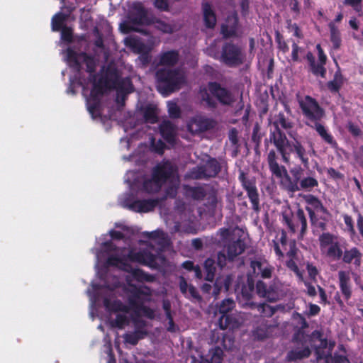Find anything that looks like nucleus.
<instances>
[{
  "label": "nucleus",
  "mask_w": 363,
  "mask_h": 363,
  "mask_svg": "<svg viewBox=\"0 0 363 363\" xmlns=\"http://www.w3.org/2000/svg\"><path fill=\"white\" fill-rule=\"evenodd\" d=\"M162 184H168L167 194L173 197L179 185V177L174 166L170 162L158 164L152 172L150 179L144 183V189L147 192L157 191Z\"/></svg>",
  "instance_id": "nucleus-4"
},
{
  "label": "nucleus",
  "mask_w": 363,
  "mask_h": 363,
  "mask_svg": "<svg viewBox=\"0 0 363 363\" xmlns=\"http://www.w3.org/2000/svg\"><path fill=\"white\" fill-rule=\"evenodd\" d=\"M223 354V350L220 347H216L211 349L205 357H202V362L203 363H221Z\"/></svg>",
  "instance_id": "nucleus-28"
},
{
  "label": "nucleus",
  "mask_w": 363,
  "mask_h": 363,
  "mask_svg": "<svg viewBox=\"0 0 363 363\" xmlns=\"http://www.w3.org/2000/svg\"><path fill=\"white\" fill-rule=\"evenodd\" d=\"M300 107L303 114L309 119L317 121L323 117V111L317 102L311 97L306 96L299 100Z\"/></svg>",
  "instance_id": "nucleus-12"
},
{
  "label": "nucleus",
  "mask_w": 363,
  "mask_h": 363,
  "mask_svg": "<svg viewBox=\"0 0 363 363\" xmlns=\"http://www.w3.org/2000/svg\"><path fill=\"white\" fill-rule=\"evenodd\" d=\"M302 49L298 46V45L296 43H292V51H291V58L288 59V61L291 62H298L299 60V54H301Z\"/></svg>",
  "instance_id": "nucleus-50"
},
{
  "label": "nucleus",
  "mask_w": 363,
  "mask_h": 363,
  "mask_svg": "<svg viewBox=\"0 0 363 363\" xmlns=\"http://www.w3.org/2000/svg\"><path fill=\"white\" fill-rule=\"evenodd\" d=\"M179 288L182 294L186 297L199 298V294L196 289L191 285H189L183 277L180 279Z\"/></svg>",
  "instance_id": "nucleus-32"
},
{
  "label": "nucleus",
  "mask_w": 363,
  "mask_h": 363,
  "mask_svg": "<svg viewBox=\"0 0 363 363\" xmlns=\"http://www.w3.org/2000/svg\"><path fill=\"white\" fill-rule=\"evenodd\" d=\"M204 22L208 28H213L216 23V17L211 6L205 4L203 6Z\"/></svg>",
  "instance_id": "nucleus-33"
},
{
  "label": "nucleus",
  "mask_w": 363,
  "mask_h": 363,
  "mask_svg": "<svg viewBox=\"0 0 363 363\" xmlns=\"http://www.w3.org/2000/svg\"><path fill=\"white\" fill-rule=\"evenodd\" d=\"M269 141L272 143L280 153L282 160L286 164L290 162L291 153H295L303 167L308 168L309 166L308 155H315V151L311 145V149L306 150L301 141L294 138L289 141L285 134L279 128H276L269 135Z\"/></svg>",
  "instance_id": "nucleus-3"
},
{
  "label": "nucleus",
  "mask_w": 363,
  "mask_h": 363,
  "mask_svg": "<svg viewBox=\"0 0 363 363\" xmlns=\"http://www.w3.org/2000/svg\"><path fill=\"white\" fill-rule=\"evenodd\" d=\"M253 290V286L250 285L248 289L245 288L242 289L241 296L243 299L249 301L252 296V292Z\"/></svg>",
  "instance_id": "nucleus-63"
},
{
  "label": "nucleus",
  "mask_w": 363,
  "mask_h": 363,
  "mask_svg": "<svg viewBox=\"0 0 363 363\" xmlns=\"http://www.w3.org/2000/svg\"><path fill=\"white\" fill-rule=\"evenodd\" d=\"M93 35L97 38L95 41L96 46L101 48L103 46V42L99 28H96L94 30H92V36Z\"/></svg>",
  "instance_id": "nucleus-64"
},
{
  "label": "nucleus",
  "mask_w": 363,
  "mask_h": 363,
  "mask_svg": "<svg viewBox=\"0 0 363 363\" xmlns=\"http://www.w3.org/2000/svg\"><path fill=\"white\" fill-rule=\"evenodd\" d=\"M61 40L67 43H72L73 40V30L71 27L65 26L61 29Z\"/></svg>",
  "instance_id": "nucleus-49"
},
{
  "label": "nucleus",
  "mask_w": 363,
  "mask_h": 363,
  "mask_svg": "<svg viewBox=\"0 0 363 363\" xmlns=\"http://www.w3.org/2000/svg\"><path fill=\"white\" fill-rule=\"evenodd\" d=\"M156 79L158 82L157 89L162 94H168L179 90L186 83L184 72L178 69H158L156 72Z\"/></svg>",
  "instance_id": "nucleus-6"
},
{
  "label": "nucleus",
  "mask_w": 363,
  "mask_h": 363,
  "mask_svg": "<svg viewBox=\"0 0 363 363\" xmlns=\"http://www.w3.org/2000/svg\"><path fill=\"white\" fill-rule=\"evenodd\" d=\"M162 136L168 143H172L175 140L176 128L169 121H164L160 125Z\"/></svg>",
  "instance_id": "nucleus-27"
},
{
  "label": "nucleus",
  "mask_w": 363,
  "mask_h": 363,
  "mask_svg": "<svg viewBox=\"0 0 363 363\" xmlns=\"http://www.w3.org/2000/svg\"><path fill=\"white\" fill-rule=\"evenodd\" d=\"M179 60V53L175 50H169L161 53L159 56V65L172 67Z\"/></svg>",
  "instance_id": "nucleus-25"
},
{
  "label": "nucleus",
  "mask_w": 363,
  "mask_h": 363,
  "mask_svg": "<svg viewBox=\"0 0 363 363\" xmlns=\"http://www.w3.org/2000/svg\"><path fill=\"white\" fill-rule=\"evenodd\" d=\"M251 268L255 274L260 275L262 278L271 277L272 268L264 259H256L251 262Z\"/></svg>",
  "instance_id": "nucleus-21"
},
{
  "label": "nucleus",
  "mask_w": 363,
  "mask_h": 363,
  "mask_svg": "<svg viewBox=\"0 0 363 363\" xmlns=\"http://www.w3.org/2000/svg\"><path fill=\"white\" fill-rule=\"evenodd\" d=\"M289 250L286 251V256L289 257V259L291 258H297L296 254H297V249L296 247V243L295 241L291 240L288 244Z\"/></svg>",
  "instance_id": "nucleus-56"
},
{
  "label": "nucleus",
  "mask_w": 363,
  "mask_h": 363,
  "mask_svg": "<svg viewBox=\"0 0 363 363\" xmlns=\"http://www.w3.org/2000/svg\"><path fill=\"white\" fill-rule=\"evenodd\" d=\"M338 279L342 294L346 299H349L352 294L349 273L345 271H340L338 272Z\"/></svg>",
  "instance_id": "nucleus-26"
},
{
  "label": "nucleus",
  "mask_w": 363,
  "mask_h": 363,
  "mask_svg": "<svg viewBox=\"0 0 363 363\" xmlns=\"http://www.w3.org/2000/svg\"><path fill=\"white\" fill-rule=\"evenodd\" d=\"M208 55L215 58L219 57L220 60L228 66H237L242 63L243 55L240 48L233 44H227L223 48L222 53L215 52L211 47L207 48Z\"/></svg>",
  "instance_id": "nucleus-10"
},
{
  "label": "nucleus",
  "mask_w": 363,
  "mask_h": 363,
  "mask_svg": "<svg viewBox=\"0 0 363 363\" xmlns=\"http://www.w3.org/2000/svg\"><path fill=\"white\" fill-rule=\"evenodd\" d=\"M152 147L154 148L155 151L157 152L162 154L163 152V150L164 148V144L160 140L155 141V139H152L151 141Z\"/></svg>",
  "instance_id": "nucleus-59"
},
{
  "label": "nucleus",
  "mask_w": 363,
  "mask_h": 363,
  "mask_svg": "<svg viewBox=\"0 0 363 363\" xmlns=\"http://www.w3.org/2000/svg\"><path fill=\"white\" fill-rule=\"evenodd\" d=\"M204 267L207 272L206 277V280L212 281L216 271L214 261L212 259H207L204 263Z\"/></svg>",
  "instance_id": "nucleus-46"
},
{
  "label": "nucleus",
  "mask_w": 363,
  "mask_h": 363,
  "mask_svg": "<svg viewBox=\"0 0 363 363\" xmlns=\"http://www.w3.org/2000/svg\"><path fill=\"white\" fill-rule=\"evenodd\" d=\"M363 254L359 249L352 247L342 250V260L345 264H352L359 268L362 262Z\"/></svg>",
  "instance_id": "nucleus-18"
},
{
  "label": "nucleus",
  "mask_w": 363,
  "mask_h": 363,
  "mask_svg": "<svg viewBox=\"0 0 363 363\" xmlns=\"http://www.w3.org/2000/svg\"><path fill=\"white\" fill-rule=\"evenodd\" d=\"M325 64L319 63L316 65L315 62H313L311 64L312 72L315 75H320L322 77H325L326 74V69L324 67Z\"/></svg>",
  "instance_id": "nucleus-51"
},
{
  "label": "nucleus",
  "mask_w": 363,
  "mask_h": 363,
  "mask_svg": "<svg viewBox=\"0 0 363 363\" xmlns=\"http://www.w3.org/2000/svg\"><path fill=\"white\" fill-rule=\"evenodd\" d=\"M239 179L242 182L243 188L247 191V196L252 203V208L255 211H258L259 209V200L257 189L255 186V181L254 179L247 178L243 172H240Z\"/></svg>",
  "instance_id": "nucleus-14"
},
{
  "label": "nucleus",
  "mask_w": 363,
  "mask_h": 363,
  "mask_svg": "<svg viewBox=\"0 0 363 363\" xmlns=\"http://www.w3.org/2000/svg\"><path fill=\"white\" fill-rule=\"evenodd\" d=\"M271 333V328H258L255 331V336L258 339L267 337Z\"/></svg>",
  "instance_id": "nucleus-54"
},
{
  "label": "nucleus",
  "mask_w": 363,
  "mask_h": 363,
  "mask_svg": "<svg viewBox=\"0 0 363 363\" xmlns=\"http://www.w3.org/2000/svg\"><path fill=\"white\" fill-rule=\"evenodd\" d=\"M157 203V200H135L133 201H125L124 206L135 212L147 213L152 211Z\"/></svg>",
  "instance_id": "nucleus-15"
},
{
  "label": "nucleus",
  "mask_w": 363,
  "mask_h": 363,
  "mask_svg": "<svg viewBox=\"0 0 363 363\" xmlns=\"http://www.w3.org/2000/svg\"><path fill=\"white\" fill-rule=\"evenodd\" d=\"M235 303L233 299L227 298L222 301L219 306V312L222 315H227L226 314L234 308Z\"/></svg>",
  "instance_id": "nucleus-43"
},
{
  "label": "nucleus",
  "mask_w": 363,
  "mask_h": 363,
  "mask_svg": "<svg viewBox=\"0 0 363 363\" xmlns=\"http://www.w3.org/2000/svg\"><path fill=\"white\" fill-rule=\"evenodd\" d=\"M243 305L248 306L251 308H257L264 316H272L274 313V309L268 304H256L253 302H246Z\"/></svg>",
  "instance_id": "nucleus-35"
},
{
  "label": "nucleus",
  "mask_w": 363,
  "mask_h": 363,
  "mask_svg": "<svg viewBox=\"0 0 363 363\" xmlns=\"http://www.w3.org/2000/svg\"><path fill=\"white\" fill-rule=\"evenodd\" d=\"M284 219L293 233L296 230L298 225H301V237L303 236L307 228V221L303 210L298 209L297 211L294 219L295 223H293L292 221L289 219L286 216H284Z\"/></svg>",
  "instance_id": "nucleus-20"
},
{
  "label": "nucleus",
  "mask_w": 363,
  "mask_h": 363,
  "mask_svg": "<svg viewBox=\"0 0 363 363\" xmlns=\"http://www.w3.org/2000/svg\"><path fill=\"white\" fill-rule=\"evenodd\" d=\"M320 250L322 255L332 261H337L342 256L346 241L341 237L330 233H323L319 238Z\"/></svg>",
  "instance_id": "nucleus-7"
},
{
  "label": "nucleus",
  "mask_w": 363,
  "mask_h": 363,
  "mask_svg": "<svg viewBox=\"0 0 363 363\" xmlns=\"http://www.w3.org/2000/svg\"><path fill=\"white\" fill-rule=\"evenodd\" d=\"M278 155L274 150L269 152L267 156V162L270 171L276 177L281 178L283 175V172H286V168L284 166L279 164L277 162Z\"/></svg>",
  "instance_id": "nucleus-22"
},
{
  "label": "nucleus",
  "mask_w": 363,
  "mask_h": 363,
  "mask_svg": "<svg viewBox=\"0 0 363 363\" xmlns=\"http://www.w3.org/2000/svg\"><path fill=\"white\" fill-rule=\"evenodd\" d=\"M232 278L230 276H223L216 279L214 285L213 296L216 298L223 288L228 291L230 285Z\"/></svg>",
  "instance_id": "nucleus-30"
},
{
  "label": "nucleus",
  "mask_w": 363,
  "mask_h": 363,
  "mask_svg": "<svg viewBox=\"0 0 363 363\" xmlns=\"http://www.w3.org/2000/svg\"><path fill=\"white\" fill-rule=\"evenodd\" d=\"M241 230L239 228H221L218 234L223 241H229L225 245L222 252L218 254V264L223 267L226 264V260H233L237 256L241 255L245 249V243L240 238Z\"/></svg>",
  "instance_id": "nucleus-5"
},
{
  "label": "nucleus",
  "mask_w": 363,
  "mask_h": 363,
  "mask_svg": "<svg viewBox=\"0 0 363 363\" xmlns=\"http://www.w3.org/2000/svg\"><path fill=\"white\" fill-rule=\"evenodd\" d=\"M159 42L160 40L154 36H150L146 43L135 35H129L124 39L125 46L137 54L150 52Z\"/></svg>",
  "instance_id": "nucleus-11"
},
{
  "label": "nucleus",
  "mask_w": 363,
  "mask_h": 363,
  "mask_svg": "<svg viewBox=\"0 0 363 363\" xmlns=\"http://www.w3.org/2000/svg\"><path fill=\"white\" fill-rule=\"evenodd\" d=\"M276 128H279V125H281L283 128L287 130L292 128V123L287 120L284 113H279L277 115V119L274 123Z\"/></svg>",
  "instance_id": "nucleus-45"
},
{
  "label": "nucleus",
  "mask_w": 363,
  "mask_h": 363,
  "mask_svg": "<svg viewBox=\"0 0 363 363\" xmlns=\"http://www.w3.org/2000/svg\"><path fill=\"white\" fill-rule=\"evenodd\" d=\"M66 57L68 65L75 72L74 75L69 78L67 92L76 94L75 89L80 87L86 111L91 114V55L68 48Z\"/></svg>",
  "instance_id": "nucleus-2"
},
{
  "label": "nucleus",
  "mask_w": 363,
  "mask_h": 363,
  "mask_svg": "<svg viewBox=\"0 0 363 363\" xmlns=\"http://www.w3.org/2000/svg\"><path fill=\"white\" fill-rule=\"evenodd\" d=\"M210 94L224 105H230L235 101L233 94L216 82H210L208 85V89L203 88L200 91L201 99L206 101L207 105L213 106L215 102Z\"/></svg>",
  "instance_id": "nucleus-8"
},
{
  "label": "nucleus",
  "mask_w": 363,
  "mask_h": 363,
  "mask_svg": "<svg viewBox=\"0 0 363 363\" xmlns=\"http://www.w3.org/2000/svg\"><path fill=\"white\" fill-rule=\"evenodd\" d=\"M243 322L240 315H222L219 319V325L221 329L236 328H238Z\"/></svg>",
  "instance_id": "nucleus-24"
},
{
  "label": "nucleus",
  "mask_w": 363,
  "mask_h": 363,
  "mask_svg": "<svg viewBox=\"0 0 363 363\" xmlns=\"http://www.w3.org/2000/svg\"><path fill=\"white\" fill-rule=\"evenodd\" d=\"M154 5L161 11H167L169 8V4L167 0H155Z\"/></svg>",
  "instance_id": "nucleus-60"
},
{
  "label": "nucleus",
  "mask_w": 363,
  "mask_h": 363,
  "mask_svg": "<svg viewBox=\"0 0 363 363\" xmlns=\"http://www.w3.org/2000/svg\"><path fill=\"white\" fill-rule=\"evenodd\" d=\"M330 40L335 48H338L341 43L340 33L338 28L335 26V22L331 21L329 23Z\"/></svg>",
  "instance_id": "nucleus-39"
},
{
  "label": "nucleus",
  "mask_w": 363,
  "mask_h": 363,
  "mask_svg": "<svg viewBox=\"0 0 363 363\" xmlns=\"http://www.w3.org/2000/svg\"><path fill=\"white\" fill-rule=\"evenodd\" d=\"M306 201L312 205L317 211H325L323 206L316 197L310 195L307 196Z\"/></svg>",
  "instance_id": "nucleus-52"
},
{
  "label": "nucleus",
  "mask_w": 363,
  "mask_h": 363,
  "mask_svg": "<svg viewBox=\"0 0 363 363\" xmlns=\"http://www.w3.org/2000/svg\"><path fill=\"white\" fill-rule=\"evenodd\" d=\"M143 116L147 123H155L157 121V108L151 105L144 108Z\"/></svg>",
  "instance_id": "nucleus-40"
},
{
  "label": "nucleus",
  "mask_w": 363,
  "mask_h": 363,
  "mask_svg": "<svg viewBox=\"0 0 363 363\" xmlns=\"http://www.w3.org/2000/svg\"><path fill=\"white\" fill-rule=\"evenodd\" d=\"M99 261L106 260L107 266H115L130 273L127 277V281L130 288V294L128 297V306L124 305L120 301H113L108 307L116 312V323L119 328H123L132 320L137 328L145 325V322L141 320V316H145L150 319L155 317L153 310L143 305L146 301L151 300V291L145 286H135L130 283V277L139 281H151L152 279L145 274L142 270L133 267L127 261L130 260L140 264L154 267L156 264L155 256L147 250L140 249L138 251L131 250L128 255V259H125L119 255V250L115 247L112 242H106L102 247V252L98 255Z\"/></svg>",
  "instance_id": "nucleus-1"
},
{
  "label": "nucleus",
  "mask_w": 363,
  "mask_h": 363,
  "mask_svg": "<svg viewBox=\"0 0 363 363\" xmlns=\"http://www.w3.org/2000/svg\"><path fill=\"white\" fill-rule=\"evenodd\" d=\"M297 259V258L289 259V260L286 261V266L289 269L293 271L297 275V277L301 278L302 274L296 264Z\"/></svg>",
  "instance_id": "nucleus-53"
},
{
  "label": "nucleus",
  "mask_w": 363,
  "mask_h": 363,
  "mask_svg": "<svg viewBox=\"0 0 363 363\" xmlns=\"http://www.w3.org/2000/svg\"><path fill=\"white\" fill-rule=\"evenodd\" d=\"M273 247L279 257H284V253L287 250L288 247L286 234L284 231L281 230L277 234L276 239L273 240Z\"/></svg>",
  "instance_id": "nucleus-23"
},
{
  "label": "nucleus",
  "mask_w": 363,
  "mask_h": 363,
  "mask_svg": "<svg viewBox=\"0 0 363 363\" xmlns=\"http://www.w3.org/2000/svg\"><path fill=\"white\" fill-rule=\"evenodd\" d=\"M186 194L194 199H201L204 197V191L201 187H186Z\"/></svg>",
  "instance_id": "nucleus-44"
},
{
  "label": "nucleus",
  "mask_w": 363,
  "mask_h": 363,
  "mask_svg": "<svg viewBox=\"0 0 363 363\" xmlns=\"http://www.w3.org/2000/svg\"><path fill=\"white\" fill-rule=\"evenodd\" d=\"M145 234L152 240V242L158 244L160 246L163 247L167 242L166 234L161 230H155L151 233H145Z\"/></svg>",
  "instance_id": "nucleus-37"
},
{
  "label": "nucleus",
  "mask_w": 363,
  "mask_h": 363,
  "mask_svg": "<svg viewBox=\"0 0 363 363\" xmlns=\"http://www.w3.org/2000/svg\"><path fill=\"white\" fill-rule=\"evenodd\" d=\"M342 84V76L339 73H335L333 80L328 84V87L333 91H337Z\"/></svg>",
  "instance_id": "nucleus-48"
},
{
  "label": "nucleus",
  "mask_w": 363,
  "mask_h": 363,
  "mask_svg": "<svg viewBox=\"0 0 363 363\" xmlns=\"http://www.w3.org/2000/svg\"><path fill=\"white\" fill-rule=\"evenodd\" d=\"M150 52H141L140 55L138 57V63L142 67H145L151 60Z\"/></svg>",
  "instance_id": "nucleus-57"
},
{
  "label": "nucleus",
  "mask_w": 363,
  "mask_h": 363,
  "mask_svg": "<svg viewBox=\"0 0 363 363\" xmlns=\"http://www.w3.org/2000/svg\"><path fill=\"white\" fill-rule=\"evenodd\" d=\"M65 9L67 13L57 12L55 13L51 20L52 30L58 32L63 28H65V22L68 19L70 13L74 10V7L72 6H66Z\"/></svg>",
  "instance_id": "nucleus-19"
},
{
  "label": "nucleus",
  "mask_w": 363,
  "mask_h": 363,
  "mask_svg": "<svg viewBox=\"0 0 363 363\" xmlns=\"http://www.w3.org/2000/svg\"><path fill=\"white\" fill-rule=\"evenodd\" d=\"M312 128L316 130L318 135L325 143L332 145H335V142L333 140V136L328 133V130L322 124L315 122Z\"/></svg>",
  "instance_id": "nucleus-34"
},
{
  "label": "nucleus",
  "mask_w": 363,
  "mask_h": 363,
  "mask_svg": "<svg viewBox=\"0 0 363 363\" xmlns=\"http://www.w3.org/2000/svg\"><path fill=\"white\" fill-rule=\"evenodd\" d=\"M232 21H233V23L230 26H228L227 24L222 25L221 32H222L223 35H224V37H225V38L231 37L233 35H235V33L236 18H233L232 19Z\"/></svg>",
  "instance_id": "nucleus-47"
},
{
  "label": "nucleus",
  "mask_w": 363,
  "mask_h": 363,
  "mask_svg": "<svg viewBox=\"0 0 363 363\" xmlns=\"http://www.w3.org/2000/svg\"><path fill=\"white\" fill-rule=\"evenodd\" d=\"M213 126V121L202 117L196 116L193 118L188 124V128L194 134L206 131Z\"/></svg>",
  "instance_id": "nucleus-16"
},
{
  "label": "nucleus",
  "mask_w": 363,
  "mask_h": 363,
  "mask_svg": "<svg viewBox=\"0 0 363 363\" xmlns=\"http://www.w3.org/2000/svg\"><path fill=\"white\" fill-rule=\"evenodd\" d=\"M311 354V350L308 347H305L303 350H294L289 352L287 358L290 361L299 360L305 357H308Z\"/></svg>",
  "instance_id": "nucleus-38"
},
{
  "label": "nucleus",
  "mask_w": 363,
  "mask_h": 363,
  "mask_svg": "<svg viewBox=\"0 0 363 363\" xmlns=\"http://www.w3.org/2000/svg\"><path fill=\"white\" fill-rule=\"evenodd\" d=\"M175 216L172 217V215H169L167 220L166 223L169 226L172 232H178L181 230L180 221H183L187 217V212L186 211V208L184 204H182L181 206H178L175 210Z\"/></svg>",
  "instance_id": "nucleus-17"
},
{
  "label": "nucleus",
  "mask_w": 363,
  "mask_h": 363,
  "mask_svg": "<svg viewBox=\"0 0 363 363\" xmlns=\"http://www.w3.org/2000/svg\"><path fill=\"white\" fill-rule=\"evenodd\" d=\"M344 221L347 227L348 228V230L351 233V234L354 235L355 230L353 225V221L351 216L345 215L344 216Z\"/></svg>",
  "instance_id": "nucleus-62"
},
{
  "label": "nucleus",
  "mask_w": 363,
  "mask_h": 363,
  "mask_svg": "<svg viewBox=\"0 0 363 363\" xmlns=\"http://www.w3.org/2000/svg\"><path fill=\"white\" fill-rule=\"evenodd\" d=\"M257 294L262 297L267 296V286L262 281H258L256 285Z\"/></svg>",
  "instance_id": "nucleus-61"
},
{
  "label": "nucleus",
  "mask_w": 363,
  "mask_h": 363,
  "mask_svg": "<svg viewBox=\"0 0 363 363\" xmlns=\"http://www.w3.org/2000/svg\"><path fill=\"white\" fill-rule=\"evenodd\" d=\"M284 177L281 181V185L283 187L290 193L294 194V192L298 191V182L288 174L287 170L286 172H283Z\"/></svg>",
  "instance_id": "nucleus-31"
},
{
  "label": "nucleus",
  "mask_w": 363,
  "mask_h": 363,
  "mask_svg": "<svg viewBox=\"0 0 363 363\" xmlns=\"http://www.w3.org/2000/svg\"><path fill=\"white\" fill-rule=\"evenodd\" d=\"M167 107L169 116L171 117L177 118L179 116L180 111L178 106L175 103L168 102Z\"/></svg>",
  "instance_id": "nucleus-55"
},
{
  "label": "nucleus",
  "mask_w": 363,
  "mask_h": 363,
  "mask_svg": "<svg viewBox=\"0 0 363 363\" xmlns=\"http://www.w3.org/2000/svg\"><path fill=\"white\" fill-rule=\"evenodd\" d=\"M220 170V166L218 161L215 159H210L204 165L194 169L191 177L194 179L213 177L217 175Z\"/></svg>",
  "instance_id": "nucleus-13"
},
{
  "label": "nucleus",
  "mask_w": 363,
  "mask_h": 363,
  "mask_svg": "<svg viewBox=\"0 0 363 363\" xmlns=\"http://www.w3.org/2000/svg\"><path fill=\"white\" fill-rule=\"evenodd\" d=\"M116 76L111 75L110 78L108 76L102 77L99 79V91L102 93L108 89L116 88Z\"/></svg>",
  "instance_id": "nucleus-29"
},
{
  "label": "nucleus",
  "mask_w": 363,
  "mask_h": 363,
  "mask_svg": "<svg viewBox=\"0 0 363 363\" xmlns=\"http://www.w3.org/2000/svg\"><path fill=\"white\" fill-rule=\"evenodd\" d=\"M147 21L145 9L140 3L135 2L133 4L128 19L120 24V29L124 33L136 31L146 34V32L140 29L138 26L145 24Z\"/></svg>",
  "instance_id": "nucleus-9"
},
{
  "label": "nucleus",
  "mask_w": 363,
  "mask_h": 363,
  "mask_svg": "<svg viewBox=\"0 0 363 363\" xmlns=\"http://www.w3.org/2000/svg\"><path fill=\"white\" fill-rule=\"evenodd\" d=\"M293 178L298 182L301 179L303 168L301 166H296L290 169Z\"/></svg>",
  "instance_id": "nucleus-58"
},
{
  "label": "nucleus",
  "mask_w": 363,
  "mask_h": 363,
  "mask_svg": "<svg viewBox=\"0 0 363 363\" xmlns=\"http://www.w3.org/2000/svg\"><path fill=\"white\" fill-rule=\"evenodd\" d=\"M143 336L144 333L142 330H137L134 333L125 334L124 335V339L125 342L134 345H136L138 340L143 338Z\"/></svg>",
  "instance_id": "nucleus-42"
},
{
  "label": "nucleus",
  "mask_w": 363,
  "mask_h": 363,
  "mask_svg": "<svg viewBox=\"0 0 363 363\" xmlns=\"http://www.w3.org/2000/svg\"><path fill=\"white\" fill-rule=\"evenodd\" d=\"M318 186V182L313 177H303L298 182V191L305 190L310 191Z\"/></svg>",
  "instance_id": "nucleus-36"
},
{
  "label": "nucleus",
  "mask_w": 363,
  "mask_h": 363,
  "mask_svg": "<svg viewBox=\"0 0 363 363\" xmlns=\"http://www.w3.org/2000/svg\"><path fill=\"white\" fill-rule=\"evenodd\" d=\"M154 26L156 29L166 33H171L178 29L177 26L167 23L160 20L155 21Z\"/></svg>",
  "instance_id": "nucleus-41"
}]
</instances>
